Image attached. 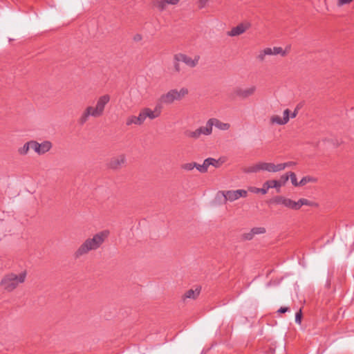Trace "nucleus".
<instances>
[{
    "label": "nucleus",
    "instance_id": "obj_1",
    "mask_svg": "<svg viewBox=\"0 0 354 354\" xmlns=\"http://www.w3.org/2000/svg\"><path fill=\"white\" fill-rule=\"evenodd\" d=\"M109 230H102L94 234L93 237L86 239L75 252V258L79 259L91 251L99 249L109 237Z\"/></svg>",
    "mask_w": 354,
    "mask_h": 354
},
{
    "label": "nucleus",
    "instance_id": "obj_2",
    "mask_svg": "<svg viewBox=\"0 0 354 354\" xmlns=\"http://www.w3.org/2000/svg\"><path fill=\"white\" fill-rule=\"evenodd\" d=\"M27 276L26 270L19 273L9 272L5 274L0 281V286L6 292H10L15 290L20 284L24 283Z\"/></svg>",
    "mask_w": 354,
    "mask_h": 354
},
{
    "label": "nucleus",
    "instance_id": "obj_3",
    "mask_svg": "<svg viewBox=\"0 0 354 354\" xmlns=\"http://www.w3.org/2000/svg\"><path fill=\"white\" fill-rule=\"evenodd\" d=\"M189 93L187 88L183 87L178 89H171L167 93L162 95L160 97V102L163 104H170L174 101H180L184 98Z\"/></svg>",
    "mask_w": 354,
    "mask_h": 354
},
{
    "label": "nucleus",
    "instance_id": "obj_4",
    "mask_svg": "<svg viewBox=\"0 0 354 354\" xmlns=\"http://www.w3.org/2000/svg\"><path fill=\"white\" fill-rule=\"evenodd\" d=\"M261 171H266L270 173L281 171L279 164L272 162H258L244 169L245 173H257Z\"/></svg>",
    "mask_w": 354,
    "mask_h": 354
},
{
    "label": "nucleus",
    "instance_id": "obj_5",
    "mask_svg": "<svg viewBox=\"0 0 354 354\" xmlns=\"http://www.w3.org/2000/svg\"><path fill=\"white\" fill-rule=\"evenodd\" d=\"M218 194L223 196L224 203H225L227 201L234 202L240 198H246L248 191L245 189L224 190L218 192Z\"/></svg>",
    "mask_w": 354,
    "mask_h": 354
},
{
    "label": "nucleus",
    "instance_id": "obj_6",
    "mask_svg": "<svg viewBox=\"0 0 354 354\" xmlns=\"http://www.w3.org/2000/svg\"><path fill=\"white\" fill-rule=\"evenodd\" d=\"M175 61L185 63L190 68H194L198 64L200 56L195 55L193 57L189 56L183 53L176 54L174 57Z\"/></svg>",
    "mask_w": 354,
    "mask_h": 354
},
{
    "label": "nucleus",
    "instance_id": "obj_7",
    "mask_svg": "<svg viewBox=\"0 0 354 354\" xmlns=\"http://www.w3.org/2000/svg\"><path fill=\"white\" fill-rule=\"evenodd\" d=\"M224 162L225 160L223 158H220L218 159H215L213 158H206L204 160L201 166L198 167V171L201 173H206L209 166L218 168L224 163Z\"/></svg>",
    "mask_w": 354,
    "mask_h": 354
},
{
    "label": "nucleus",
    "instance_id": "obj_8",
    "mask_svg": "<svg viewBox=\"0 0 354 354\" xmlns=\"http://www.w3.org/2000/svg\"><path fill=\"white\" fill-rule=\"evenodd\" d=\"M102 115L97 111L95 106H88L84 110V111L81 114L78 120V122L80 124H84L88 121L90 117L99 118Z\"/></svg>",
    "mask_w": 354,
    "mask_h": 354
},
{
    "label": "nucleus",
    "instance_id": "obj_9",
    "mask_svg": "<svg viewBox=\"0 0 354 354\" xmlns=\"http://www.w3.org/2000/svg\"><path fill=\"white\" fill-rule=\"evenodd\" d=\"M161 112L162 106L160 104H157L153 109L145 107L140 110V113L144 122L147 118L154 120L158 118L161 115Z\"/></svg>",
    "mask_w": 354,
    "mask_h": 354
},
{
    "label": "nucleus",
    "instance_id": "obj_10",
    "mask_svg": "<svg viewBox=\"0 0 354 354\" xmlns=\"http://www.w3.org/2000/svg\"><path fill=\"white\" fill-rule=\"evenodd\" d=\"M257 90L256 86H250L246 88L236 87L234 89V95L242 100L247 99L252 96Z\"/></svg>",
    "mask_w": 354,
    "mask_h": 354
},
{
    "label": "nucleus",
    "instance_id": "obj_11",
    "mask_svg": "<svg viewBox=\"0 0 354 354\" xmlns=\"http://www.w3.org/2000/svg\"><path fill=\"white\" fill-rule=\"evenodd\" d=\"M272 202L277 205H281L287 208L293 210L299 209V205L297 201H294L290 198H286L282 196H277L272 199Z\"/></svg>",
    "mask_w": 354,
    "mask_h": 354
},
{
    "label": "nucleus",
    "instance_id": "obj_12",
    "mask_svg": "<svg viewBox=\"0 0 354 354\" xmlns=\"http://www.w3.org/2000/svg\"><path fill=\"white\" fill-rule=\"evenodd\" d=\"M32 149L39 155H42L49 151L52 148V143L46 140L41 143L32 140Z\"/></svg>",
    "mask_w": 354,
    "mask_h": 354
},
{
    "label": "nucleus",
    "instance_id": "obj_13",
    "mask_svg": "<svg viewBox=\"0 0 354 354\" xmlns=\"http://www.w3.org/2000/svg\"><path fill=\"white\" fill-rule=\"evenodd\" d=\"M126 162V156L119 154L113 156L108 162V167L112 169H120Z\"/></svg>",
    "mask_w": 354,
    "mask_h": 354
},
{
    "label": "nucleus",
    "instance_id": "obj_14",
    "mask_svg": "<svg viewBox=\"0 0 354 354\" xmlns=\"http://www.w3.org/2000/svg\"><path fill=\"white\" fill-rule=\"evenodd\" d=\"M250 28V23H241L238 24L236 26L233 27L230 31L227 32V35L230 37H236L243 34Z\"/></svg>",
    "mask_w": 354,
    "mask_h": 354
},
{
    "label": "nucleus",
    "instance_id": "obj_15",
    "mask_svg": "<svg viewBox=\"0 0 354 354\" xmlns=\"http://www.w3.org/2000/svg\"><path fill=\"white\" fill-rule=\"evenodd\" d=\"M290 110L288 109H286L283 111V118H281L279 115H273L270 117V123L272 124H279V125H283L288 122L290 120Z\"/></svg>",
    "mask_w": 354,
    "mask_h": 354
},
{
    "label": "nucleus",
    "instance_id": "obj_16",
    "mask_svg": "<svg viewBox=\"0 0 354 354\" xmlns=\"http://www.w3.org/2000/svg\"><path fill=\"white\" fill-rule=\"evenodd\" d=\"M110 100L111 97L108 94L103 95L97 99L95 107L102 115L104 113L106 105L109 102Z\"/></svg>",
    "mask_w": 354,
    "mask_h": 354
},
{
    "label": "nucleus",
    "instance_id": "obj_17",
    "mask_svg": "<svg viewBox=\"0 0 354 354\" xmlns=\"http://www.w3.org/2000/svg\"><path fill=\"white\" fill-rule=\"evenodd\" d=\"M144 121L142 120V115L140 112L139 113L138 116L131 115L127 118L126 120V125L127 126H132V125H138L140 126L143 124Z\"/></svg>",
    "mask_w": 354,
    "mask_h": 354
},
{
    "label": "nucleus",
    "instance_id": "obj_18",
    "mask_svg": "<svg viewBox=\"0 0 354 354\" xmlns=\"http://www.w3.org/2000/svg\"><path fill=\"white\" fill-rule=\"evenodd\" d=\"M209 122L211 123L212 127L214 126L220 130L227 131L230 128V124L229 123L223 122L217 118H210Z\"/></svg>",
    "mask_w": 354,
    "mask_h": 354
},
{
    "label": "nucleus",
    "instance_id": "obj_19",
    "mask_svg": "<svg viewBox=\"0 0 354 354\" xmlns=\"http://www.w3.org/2000/svg\"><path fill=\"white\" fill-rule=\"evenodd\" d=\"M180 0H159L156 2V6L160 10L166 9L167 5H176Z\"/></svg>",
    "mask_w": 354,
    "mask_h": 354
},
{
    "label": "nucleus",
    "instance_id": "obj_20",
    "mask_svg": "<svg viewBox=\"0 0 354 354\" xmlns=\"http://www.w3.org/2000/svg\"><path fill=\"white\" fill-rule=\"evenodd\" d=\"M278 183L276 180H267L263 184L261 187V194H266L270 188H275L277 189Z\"/></svg>",
    "mask_w": 354,
    "mask_h": 354
},
{
    "label": "nucleus",
    "instance_id": "obj_21",
    "mask_svg": "<svg viewBox=\"0 0 354 354\" xmlns=\"http://www.w3.org/2000/svg\"><path fill=\"white\" fill-rule=\"evenodd\" d=\"M199 133L200 136L202 135L204 136H209L212 133V127L211 125V123L209 122V119L206 122L205 126L204 127H200L197 129Z\"/></svg>",
    "mask_w": 354,
    "mask_h": 354
},
{
    "label": "nucleus",
    "instance_id": "obj_22",
    "mask_svg": "<svg viewBox=\"0 0 354 354\" xmlns=\"http://www.w3.org/2000/svg\"><path fill=\"white\" fill-rule=\"evenodd\" d=\"M200 291H201V290L199 288H196L195 290L190 289L185 293V295L183 296V299H195L198 297V295L200 294Z\"/></svg>",
    "mask_w": 354,
    "mask_h": 354
},
{
    "label": "nucleus",
    "instance_id": "obj_23",
    "mask_svg": "<svg viewBox=\"0 0 354 354\" xmlns=\"http://www.w3.org/2000/svg\"><path fill=\"white\" fill-rule=\"evenodd\" d=\"M32 140L26 142L22 147L18 148L17 152L20 156H26L28 153L30 149H32Z\"/></svg>",
    "mask_w": 354,
    "mask_h": 354
},
{
    "label": "nucleus",
    "instance_id": "obj_24",
    "mask_svg": "<svg viewBox=\"0 0 354 354\" xmlns=\"http://www.w3.org/2000/svg\"><path fill=\"white\" fill-rule=\"evenodd\" d=\"M268 51L270 55H281L283 57L286 55V51H284L281 47L275 46L273 48H268Z\"/></svg>",
    "mask_w": 354,
    "mask_h": 354
},
{
    "label": "nucleus",
    "instance_id": "obj_25",
    "mask_svg": "<svg viewBox=\"0 0 354 354\" xmlns=\"http://www.w3.org/2000/svg\"><path fill=\"white\" fill-rule=\"evenodd\" d=\"M317 182V178H315L314 176H306L303 177L301 179V180L299 182V184H300V186H304L309 183H315Z\"/></svg>",
    "mask_w": 354,
    "mask_h": 354
},
{
    "label": "nucleus",
    "instance_id": "obj_26",
    "mask_svg": "<svg viewBox=\"0 0 354 354\" xmlns=\"http://www.w3.org/2000/svg\"><path fill=\"white\" fill-rule=\"evenodd\" d=\"M199 166H201V165L192 162L183 164L181 165V168L186 171H192L194 168H196V169L198 170Z\"/></svg>",
    "mask_w": 354,
    "mask_h": 354
},
{
    "label": "nucleus",
    "instance_id": "obj_27",
    "mask_svg": "<svg viewBox=\"0 0 354 354\" xmlns=\"http://www.w3.org/2000/svg\"><path fill=\"white\" fill-rule=\"evenodd\" d=\"M270 55L268 48H266L263 50H259L258 55H257V59L259 62H263L266 59V56Z\"/></svg>",
    "mask_w": 354,
    "mask_h": 354
},
{
    "label": "nucleus",
    "instance_id": "obj_28",
    "mask_svg": "<svg viewBox=\"0 0 354 354\" xmlns=\"http://www.w3.org/2000/svg\"><path fill=\"white\" fill-rule=\"evenodd\" d=\"M185 135L187 138H192V139H194V140H197V139H198L201 137L197 129L196 130H194V131L187 130L185 132Z\"/></svg>",
    "mask_w": 354,
    "mask_h": 354
},
{
    "label": "nucleus",
    "instance_id": "obj_29",
    "mask_svg": "<svg viewBox=\"0 0 354 354\" xmlns=\"http://www.w3.org/2000/svg\"><path fill=\"white\" fill-rule=\"evenodd\" d=\"M289 179V176L288 174L282 175L279 180H277V183H278L277 185V191L279 192L280 187L283 185H284L286 182Z\"/></svg>",
    "mask_w": 354,
    "mask_h": 354
},
{
    "label": "nucleus",
    "instance_id": "obj_30",
    "mask_svg": "<svg viewBox=\"0 0 354 354\" xmlns=\"http://www.w3.org/2000/svg\"><path fill=\"white\" fill-rule=\"evenodd\" d=\"M298 205H299V209L301 207V206L303 205H308V206H311L313 205V203L308 201V199H306V198H301L299 199L298 201Z\"/></svg>",
    "mask_w": 354,
    "mask_h": 354
},
{
    "label": "nucleus",
    "instance_id": "obj_31",
    "mask_svg": "<svg viewBox=\"0 0 354 354\" xmlns=\"http://www.w3.org/2000/svg\"><path fill=\"white\" fill-rule=\"evenodd\" d=\"M288 176H289V178H290L292 184L294 186H295V187L300 186V184H299V182L297 181L296 174L294 172H290Z\"/></svg>",
    "mask_w": 354,
    "mask_h": 354
},
{
    "label": "nucleus",
    "instance_id": "obj_32",
    "mask_svg": "<svg viewBox=\"0 0 354 354\" xmlns=\"http://www.w3.org/2000/svg\"><path fill=\"white\" fill-rule=\"evenodd\" d=\"M254 235L261 234L266 233V228L263 227H256L252 229Z\"/></svg>",
    "mask_w": 354,
    "mask_h": 354
},
{
    "label": "nucleus",
    "instance_id": "obj_33",
    "mask_svg": "<svg viewBox=\"0 0 354 354\" xmlns=\"http://www.w3.org/2000/svg\"><path fill=\"white\" fill-rule=\"evenodd\" d=\"M295 165H296V162H292V161L283 162V163H279L281 171L284 170L287 167H290L295 166Z\"/></svg>",
    "mask_w": 354,
    "mask_h": 354
},
{
    "label": "nucleus",
    "instance_id": "obj_34",
    "mask_svg": "<svg viewBox=\"0 0 354 354\" xmlns=\"http://www.w3.org/2000/svg\"><path fill=\"white\" fill-rule=\"evenodd\" d=\"M254 236V234L252 233V230H251L249 232L244 233L243 234V238L245 240H252L253 237Z\"/></svg>",
    "mask_w": 354,
    "mask_h": 354
},
{
    "label": "nucleus",
    "instance_id": "obj_35",
    "mask_svg": "<svg viewBox=\"0 0 354 354\" xmlns=\"http://www.w3.org/2000/svg\"><path fill=\"white\" fill-rule=\"evenodd\" d=\"M353 1V0H337V5L339 7H341L344 5L350 4Z\"/></svg>",
    "mask_w": 354,
    "mask_h": 354
},
{
    "label": "nucleus",
    "instance_id": "obj_36",
    "mask_svg": "<svg viewBox=\"0 0 354 354\" xmlns=\"http://www.w3.org/2000/svg\"><path fill=\"white\" fill-rule=\"evenodd\" d=\"M301 317H302L301 310H299V311L297 312L296 313V315H295V322H296V323L301 324Z\"/></svg>",
    "mask_w": 354,
    "mask_h": 354
},
{
    "label": "nucleus",
    "instance_id": "obj_37",
    "mask_svg": "<svg viewBox=\"0 0 354 354\" xmlns=\"http://www.w3.org/2000/svg\"><path fill=\"white\" fill-rule=\"evenodd\" d=\"M248 190L252 193L259 194L261 193V188H257L255 187H250Z\"/></svg>",
    "mask_w": 354,
    "mask_h": 354
},
{
    "label": "nucleus",
    "instance_id": "obj_38",
    "mask_svg": "<svg viewBox=\"0 0 354 354\" xmlns=\"http://www.w3.org/2000/svg\"><path fill=\"white\" fill-rule=\"evenodd\" d=\"M208 1L209 0H198V8L201 9L205 8Z\"/></svg>",
    "mask_w": 354,
    "mask_h": 354
},
{
    "label": "nucleus",
    "instance_id": "obj_39",
    "mask_svg": "<svg viewBox=\"0 0 354 354\" xmlns=\"http://www.w3.org/2000/svg\"><path fill=\"white\" fill-rule=\"evenodd\" d=\"M179 62H177V61L174 60V70L177 73H179L180 71V67Z\"/></svg>",
    "mask_w": 354,
    "mask_h": 354
},
{
    "label": "nucleus",
    "instance_id": "obj_40",
    "mask_svg": "<svg viewBox=\"0 0 354 354\" xmlns=\"http://www.w3.org/2000/svg\"><path fill=\"white\" fill-rule=\"evenodd\" d=\"M142 39V37L140 34H136L133 37V40L136 42H138Z\"/></svg>",
    "mask_w": 354,
    "mask_h": 354
},
{
    "label": "nucleus",
    "instance_id": "obj_41",
    "mask_svg": "<svg viewBox=\"0 0 354 354\" xmlns=\"http://www.w3.org/2000/svg\"><path fill=\"white\" fill-rule=\"evenodd\" d=\"M289 310V308L288 307H281L279 310H278V313H286Z\"/></svg>",
    "mask_w": 354,
    "mask_h": 354
},
{
    "label": "nucleus",
    "instance_id": "obj_42",
    "mask_svg": "<svg viewBox=\"0 0 354 354\" xmlns=\"http://www.w3.org/2000/svg\"><path fill=\"white\" fill-rule=\"evenodd\" d=\"M297 113H298V109L296 108L295 109V111H293V113H292V114L290 115V118H295L297 116Z\"/></svg>",
    "mask_w": 354,
    "mask_h": 354
}]
</instances>
